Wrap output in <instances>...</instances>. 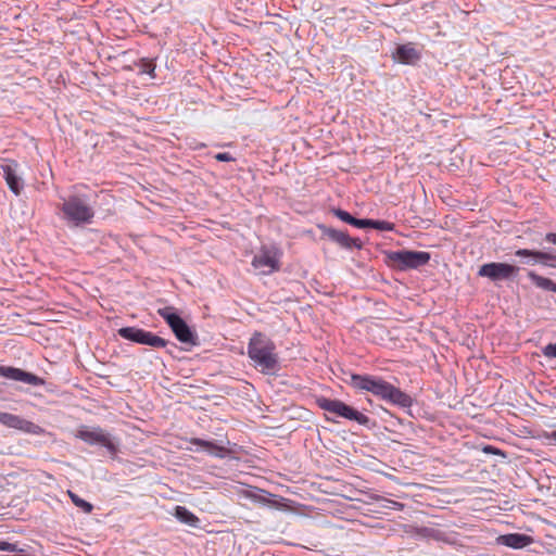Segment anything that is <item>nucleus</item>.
Returning <instances> with one entry per match:
<instances>
[{"mask_svg": "<svg viewBox=\"0 0 556 556\" xmlns=\"http://www.w3.org/2000/svg\"><path fill=\"white\" fill-rule=\"evenodd\" d=\"M346 383L358 392H369L378 399L401 408H410L414 404L409 394L380 376L351 374Z\"/></svg>", "mask_w": 556, "mask_h": 556, "instance_id": "nucleus-1", "label": "nucleus"}, {"mask_svg": "<svg viewBox=\"0 0 556 556\" xmlns=\"http://www.w3.org/2000/svg\"><path fill=\"white\" fill-rule=\"evenodd\" d=\"M372 224L371 219L369 218H356L353 216L351 226L358 228V229H366L369 228V225Z\"/></svg>", "mask_w": 556, "mask_h": 556, "instance_id": "nucleus-29", "label": "nucleus"}, {"mask_svg": "<svg viewBox=\"0 0 556 556\" xmlns=\"http://www.w3.org/2000/svg\"><path fill=\"white\" fill-rule=\"evenodd\" d=\"M527 276L538 288L556 293V282L552 279L540 276L533 270L528 271Z\"/></svg>", "mask_w": 556, "mask_h": 556, "instance_id": "nucleus-21", "label": "nucleus"}, {"mask_svg": "<svg viewBox=\"0 0 556 556\" xmlns=\"http://www.w3.org/2000/svg\"><path fill=\"white\" fill-rule=\"evenodd\" d=\"M552 438L556 441V430H555V431H553V433H552Z\"/></svg>", "mask_w": 556, "mask_h": 556, "instance_id": "nucleus-35", "label": "nucleus"}, {"mask_svg": "<svg viewBox=\"0 0 556 556\" xmlns=\"http://www.w3.org/2000/svg\"><path fill=\"white\" fill-rule=\"evenodd\" d=\"M387 264L399 271L418 269L427 265L431 258L429 252L402 249L384 253Z\"/></svg>", "mask_w": 556, "mask_h": 556, "instance_id": "nucleus-6", "label": "nucleus"}, {"mask_svg": "<svg viewBox=\"0 0 556 556\" xmlns=\"http://www.w3.org/2000/svg\"><path fill=\"white\" fill-rule=\"evenodd\" d=\"M169 344V342L157 334L146 331L144 340L142 345H149L151 348L160 349V348H166ZM170 346L173 349H177V345L175 343H170Z\"/></svg>", "mask_w": 556, "mask_h": 556, "instance_id": "nucleus-22", "label": "nucleus"}, {"mask_svg": "<svg viewBox=\"0 0 556 556\" xmlns=\"http://www.w3.org/2000/svg\"><path fill=\"white\" fill-rule=\"evenodd\" d=\"M371 223L372 224L369 225V228L380 231H392L394 229V224L387 220L371 219Z\"/></svg>", "mask_w": 556, "mask_h": 556, "instance_id": "nucleus-26", "label": "nucleus"}, {"mask_svg": "<svg viewBox=\"0 0 556 556\" xmlns=\"http://www.w3.org/2000/svg\"><path fill=\"white\" fill-rule=\"evenodd\" d=\"M418 534L425 538H432L437 541H445L444 533L438 529L422 527L418 529Z\"/></svg>", "mask_w": 556, "mask_h": 556, "instance_id": "nucleus-24", "label": "nucleus"}, {"mask_svg": "<svg viewBox=\"0 0 556 556\" xmlns=\"http://www.w3.org/2000/svg\"><path fill=\"white\" fill-rule=\"evenodd\" d=\"M215 160L218 162H232L235 157L228 152H220L214 155Z\"/></svg>", "mask_w": 556, "mask_h": 556, "instance_id": "nucleus-31", "label": "nucleus"}, {"mask_svg": "<svg viewBox=\"0 0 556 556\" xmlns=\"http://www.w3.org/2000/svg\"><path fill=\"white\" fill-rule=\"evenodd\" d=\"M70 494V497L72 500V502L75 504V506L79 507L80 509H83L84 513H91L92 509H93V505L89 502H87L86 500L79 497L77 494L73 493V492H68Z\"/></svg>", "mask_w": 556, "mask_h": 556, "instance_id": "nucleus-25", "label": "nucleus"}, {"mask_svg": "<svg viewBox=\"0 0 556 556\" xmlns=\"http://www.w3.org/2000/svg\"><path fill=\"white\" fill-rule=\"evenodd\" d=\"M521 260H523V263L525 264H528V265H531V264H535L536 262H533L532 261V256H519Z\"/></svg>", "mask_w": 556, "mask_h": 556, "instance_id": "nucleus-34", "label": "nucleus"}, {"mask_svg": "<svg viewBox=\"0 0 556 556\" xmlns=\"http://www.w3.org/2000/svg\"><path fill=\"white\" fill-rule=\"evenodd\" d=\"M146 331L147 330L137 327H122L117 330V333L125 340L137 344H143Z\"/></svg>", "mask_w": 556, "mask_h": 556, "instance_id": "nucleus-20", "label": "nucleus"}, {"mask_svg": "<svg viewBox=\"0 0 556 556\" xmlns=\"http://www.w3.org/2000/svg\"><path fill=\"white\" fill-rule=\"evenodd\" d=\"M177 520L187 526L199 528L200 519L187 507L177 505L173 514Z\"/></svg>", "mask_w": 556, "mask_h": 556, "instance_id": "nucleus-18", "label": "nucleus"}, {"mask_svg": "<svg viewBox=\"0 0 556 556\" xmlns=\"http://www.w3.org/2000/svg\"><path fill=\"white\" fill-rule=\"evenodd\" d=\"M542 353L547 358H556V343H549L542 349Z\"/></svg>", "mask_w": 556, "mask_h": 556, "instance_id": "nucleus-30", "label": "nucleus"}, {"mask_svg": "<svg viewBox=\"0 0 556 556\" xmlns=\"http://www.w3.org/2000/svg\"><path fill=\"white\" fill-rule=\"evenodd\" d=\"M0 424L27 434L41 435L45 433V429L39 425L7 412H0Z\"/></svg>", "mask_w": 556, "mask_h": 556, "instance_id": "nucleus-10", "label": "nucleus"}, {"mask_svg": "<svg viewBox=\"0 0 556 556\" xmlns=\"http://www.w3.org/2000/svg\"><path fill=\"white\" fill-rule=\"evenodd\" d=\"M157 314L166 321L176 339L188 346L199 345V336L173 306L157 309Z\"/></svg>", "mask_w": 556, "mask_h": 556, "instance_id": "nucleus-5", "label": "nucleus"}, {"mask_svg": "<svg viewBox=\"0 0 556 556\" xmlns=\"http://www.w3.org/2000/svg\"><path fill=\"white\" fill-rule=\"evenodd\" d=\"M520 271V267L502 262H490L481 265L478 269V276L490 279L493 282L515 280Z\"/></svg>", "mask_w": 556, "mask_h": 556, "instance_id": "nucleus-7", "label": "nucleus"}, {"mask_svg": "<svg viewBox=\"0 0 556 556\" xmlns=\"http://www.w3.org/2000/svg\"><path fill=\"white\" fill-rule=\"evenodd\" d=\"M17 163L10 162L1 166L3 172V178L9 187V189L15 194L20 195L24 189V181L22 177L17 174Z\"/></svg>", "mask_w": 556, "mask_h": 556, "instance_id": "nucleus-13", "label": "nucleus"}, {"mask_svg": "<svg viewBox=\"0 0 556 556\" xmlns=\"http://www.w3.org/2000/svg\"><path fill=\"white\" fill-rule=\"evenodd\" d=\"M280 257L278 248L262 245L252 260V266L263 275H270L280 269Z\"/></svg>", "mask_w": 556, "mask_h": 556, "instance_id": "nucleus-8", "label": "nucleus"}, {"mask_svg": "<svg viewBox=\"0 0 556 556\" xmlns=\"http://www.w3.org/2000/svg\"><path fill=\"white\" fill-rule=\"evenodd\" d=\"M190 443L204 448L206 452H208V454L215 457L223 458L227 453V450L224 446L216 444L214 441H207L200 438H192L190 440Z\"/></svg>", "mask_w": 556, "mask_h": 556, "instance_id": "nucleus-17", "label": "nucleus"}, {"mask_svg": "<svg viewBox=\"0 0 556 556\" xmlns=\"http://www.w3.org/2000/svg\"><path fill=\"white\" fill-rule=\"evenodd\" d=\"M545 241L548 243L556 244V232H547L545 235Z\"/></svg>", "mask_w": 556, "mask_h": 556, "instance_id": "nucleus-32", "label": "nucleus"}, {"mask_svg": "<svg viewBox=\"0 0 556 556\" xmlns=\"http://www.w3.org/2000/svg\"><path fill=\"white\" fill-rule=\"evenodd\" d=\"M166 352H167L168 354H170V355L173 354V350H172V349H167V350H166Z\"/></svg>", "mask_w": 556, "mask_h": 556, "instance_id": "nucleus-36", "label": "nucleus"}, {"mask_svg": "<svg viewBox=\"0 0 556 556\" xmlns=\"http://www.w3.org/2000/svg\"><path fill=\"white\" fill-rule=\"evenodd\" d=\"M139 73L148 74L150 77H155V63L153 60L143 58L139 60L138 63Z\"/></svg>", "mask_w": 556, "mask_h": 556, "instance_id": "nucleus-23", "label": "nucleus"}, {"mask_svg": "<svg viewBox=\"0 0 556 556\" xmlns=\"http://www.w3.org/2000/svg\"><path fill=\"white\" fill-rule=\"evenodd\" d=\"M323 235L327 237L329 240L336 242L341 248L346 250L357 249L361 250L363 248V243L358 238H351L346 232L337 230L327 226H319Z\"/></svg>", "mask_w": 556, "mask_h": 556, "instance_id": "nucleus-12", "label": "nucleus"}, {"mask_svg": "<svg viewBox=\"0 0 556 556\" xmlns=\"http://www.w3.org/2000/svg\"><path fill=\"white\" fill-rule=\"evenodd\" d=\"M515 256H532L533 262L541 263L546 266H553L552 262L556 261V256L551 252L530 249H518L515 251Z\"/></svg>", "mask_w": 556, "mask_h": 556, "instance_id": "nucleus-16", "label": "nucleus"}, {"mask_svg": "<svg viewBox=\"0 0 556 556\" xmlns=\"http://www.w3.org/2000/svg\"><path fill=\"white\" fill-rule=\"evenodd\" d=\"M0 376L10 380L21 381L35 387L43 386L46 383L41 377L12 366L0 365Z\"/></svg>", "mask_w": 556, "mask_h": 556, "instance_id": "nucleus-11", "label": "nucleus"}, {"mask_svg": "<svg viewBox=\"0 0 556 556\" xmlns=\"http://www.w3.org/2000/svg\"><path fill=\"white\" fill-rule=\"evenodd\" d=\"M244 496L249 500H251L254 503L262 504V505H268L274 506L276 508H283L285 505L280 504L279 502L275 500H270L266 496L265 492L263 490L256 489V490H249L245 492Z\"/></svg>", "mask_w": 556, "mask_h": 556, "instance_id": "nucleus-19", "label": "nucleus"}, {"mask_svg": "<svg viewBox=\"0 0 556 556\" xmlns=\"http://www.w3.org/2000/svg\"><path fill=\"white\" fill-rule=\"evenodd\" d=\"M315 402L320 409L331 415H326L328 421L336 422V418H343L355 421L368 429L375 426V422H371L368 416L341 400L318 396Z\"/></svg>", "mask_w": 556, "mask_h": 556, "instance_id": "nucleus-4", "label": "nucleus"}, {"mask_svg": "<svg viewBox=\"0 0 556 556\" xmlns=\"http://www.w3.org/2000/svg\"><path fill=\"white\" fill-rule=\"evenodd\" d=\"M248 356L254 367L264 375H274L280 369L276 344L262 332H254L250 338Z\"/></svg>", "mask_w": 556, "mask_h": 556, "instance_id": "nucleus-2", "label": "nucleus"}, {"mask_svg": "<svg viewBox=\"0 0 556 556\" xmlns=\"http://www.w3.org/2000/svg\"><path fill=\"white\" fill-rule=\"evenodd\" d=\"M62 200L58 207L67 225L79 227L92 223L94 211L87 194L75 193Z\"/></svg>", "mask_w": 556, "mask_h": 556, "instance_id": "nucleus-3", "label": "nucleus"}, {"mask_svg": "<svg viewBox=\"0 0 556 556\" xmlns=\"http://www.w3.org/2000/svg\"><path fill=\"white\" fill-rule=\"evenodd\" d=\"M76 438L80 439L89 445H100L105 447L111 454L117 452V445L111 435L100 427L89 428L83 426L77 430Z\"/></svg>", "mask_w": 556, "mask_h": 556, "instance_id": "nucleus-9", "label": "nucleus"}, {"mask_svg": "<svg viewBox=\"0 0 556 556\" xmlns=\"http://www.w3.org/2000/svg\"><path fill=\"white\" fill-rule=\"evenodd\" d=\"M392 56L399 63L413 65L419 61L420 53L413 43L408 42L396 46L392 52Z\"/></svg>", "mask_w": 556, "mask_h": 556, "instance_id": "nucleus-14", "label": "nucleus"}, {"mask_svg": "<svg viewBox=\"0 0 556 556\" xmlns=\"http://www.w3.org/2000/svg\"><path fill=\"white\" fill-rule=\"evenodd\" d=\"M0 551L2 552H10V553H24L25 549L18 547L15 543H10L7 541H0Z\"/></svg>", "mask_w": 556, "mask_h": 556, "instance_id": "nucleus-28", "label": "nucleus"}, {"mask_svg": "<svg viewBox=\"0 0 556 556\" xmlns=\"http://www.w3.org/2000/svg\"><path fill=\"white\" fill-rule=\"evenodd\" d=\"M497 542L501 545L519 549L529 546L533 542V538L525 533H508L500 535Z\"/></svg>", "mask_w": 556, "mask_h": 556, "instance_id": "nucleus-15", "label": "nucleus"}, {"mask_svg": "<svg viewBox=\"0 0 556 556\" xmlns=\"http://www.w3.org/2000/svg\"><path fill=\"white\" fill-rule=\"evenodd\" d=\"M205 147H206V144H205V143H203V142H198V141H195V140H194L192 143H190V148H191L192 150H195V151L201 150V149H203V148H205Z\"/></svg>", "mask_w": 556, "mask_h": 556, "instance_id": "nucleus-33", "label": "nucleus"}, {"mask_svg": "<svg viewBox=\"0 0 556 556\" xmlns=\"http://www.w3.org/2000/svg\"><path fill=\"white\" fill-rule=\"evenodd\" d=\"M331 213L343 223L351 225L353 216L349 212L339 207H332Z\"/></svg>", "mask_w": 556, "mask_h": 556, "instance_id": "nucleus-27", "label": "nucleus"}]
</instances>
